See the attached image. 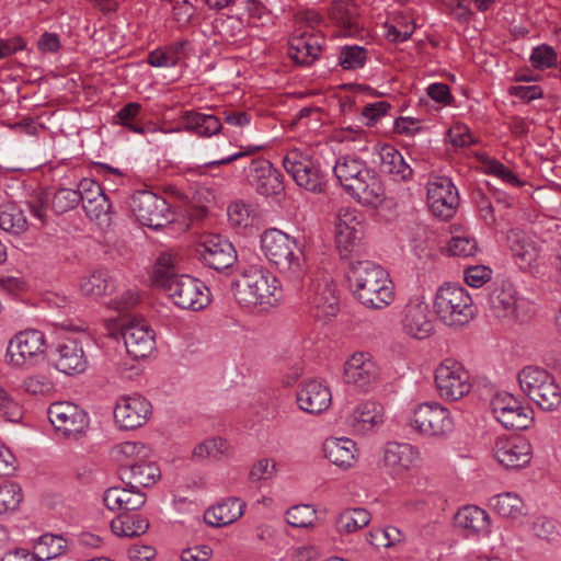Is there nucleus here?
I'll use <instances>...</instances> for the list:
<instances>
[{"mask_svg":"<svg viewBox=\"0 0 561 561\" xmlns=\"http://www.w3.org/2000/svg\"><path fill=\"white\" fill-rule=\"evenodd\" d=\"M214 28L220 39L227 43H236L245 35L243 21L234 16H225L215 20Z\"/></svg>","mask_w":561,"mask_h":561,"instance_id":"47","label":"nucleus"},{"mask_svg":"<svg viewBox=\"0 0 561 561\" xmlns=\"http://www.w3.org/2000/svg\"><path fill=\"white\" fill-rule=\"evenodd\" d=\"M175 264L176 256L173 253L163 252L159 255L153 272V279L158 288L163 287L180 275L175 272Z\"/></svg>","mask_w":561,"mask_h":561,"instance_id":"50","label":"nucleus"},{"mask_svg":"<svg viewBox=\"0 0 561 561\" xmlns=\"http://www.w3.org/2000/svg\"><path fill=\"white\" fill-rule=\"evenodd\" d=\"M506 239L513 255L519 259L522 263L529 265L536 259V247L523 231L512 229L508 231Z\"/></svg>","mask_w":561,"mask_h":561,"instance_id":"45","label":"nucleus"},{"mask_svg":"<svg viewBox=\"0 0 561 561\" xmlns=\"http://www.w3.org/2000/svg\"><path fill=\"white\" fill-rule=\"evenodd\" d=\"M345 422L355 433L365 434L383 422V408L377 402L365 401L353 410Z\"/></svg>","mask_w":561,"mask_h":561,"instance_id":"32","label":"nucleus"},{"mask_svg":"<svg viewBox=\"0 0 561 561\" xmlns=\"http://www.w3.org/2000/svg\"><path fill=\"white\" fill-rule=\"evenodd\" d=\"M82 199L80 193L72 188H59L51 198V208L56 214H64L73 209Z\"/></svg>","mask_w":561,"mask_h":561,"instance_id":"55","label":"nucleus"},{"mask_svg":"<svg viewBox=\"0 0 561 561\" xmlns=\"http://www.w3.org/2000/svg\"><path fill=\"white\" fill-rule=\"evenodd\" d=\"M119 476L126 486L139 490L154 484L160 477V470L151 462L125 463L121 467Z\"/></svg>","mask_w":561,"mask_h":561,"instance_id":"33","label":"nucleus"},{"mask_svg":"<svg viewBox=\"0 0 561 561\" xmlns=\"http://www.w3.org/2000/svg\"><path fill=\"white\" fill-rule=\"evenodd\" d=\"M367 50L357 45L343 46L339 54V64L344 70L363 68L367 61Z\"/></svg>","mask_w":561,"mask_h":561,"instance_id":"52","label":"nucleus"},{"mask_svg":"<svg viewBox=\"0 0 561 561\" xmlns=\"http://www.w3.org/2000/svg\"><path fill=\"white\" fill-rule=\"evenodd\" d=\"M87 216L96 221L99 225H108L111 221V209L112 205L108 201L107 195H104L96 201H92L88 203L85 207H83Z\"/></svg>","mask_w":561,"mask_h":561,"instance_id":"56","label":"nucleus"},{"mask_svg":"<svg viewBox=\"0 0 561 561\" xmlns=\"http://www.w3.org/2000/svg\"><path fill=\"white\" fill-rule=\"evenodd\" d=\"M127 354L134 359L148 357L154 350V333L144 321L128 320L121 327Z\"/></svg>","mask_w":561,"mask_h":561,"instance_id":"22","label":"nucleus"},{"mask_svg":"<svg viewBox=\"0 0 561 561\" xmlns=\"http://www.w3.org/2000/svg\"><path fill=\"white\" fill-rule=\"evenodd\" d=\"M78 193L82 196V199L80 201V203H82V207H85L88 203L96 201L105 195L101 185L91 179H82L80 181L78 185Z\"/></svg>","mask_w":561,"mask_h":561,"instance_id":"64","label":"nucleus"},{"mask_svg":"<svg viewBox=\"0 0 561 561\" xmlns=\"http://www.w3.org/2000/svg\"><path fill=\"white\" fill-rule=\"evenodd\" d=\"M265 257L282 273L298 279L306 272L305 255L297 241L278 229H268L261 236Z\"/></svg>","mask_w":561,"mask_h":561,"instance_id":"4","label":"nucleus"},{"mask_svg":"<svg viewBox=\"0 0 561 561\" xmlns=\"http://www.w3.org/2000/svg\"><path fill=\"white\" fill-rule=\"evenodd\" d=\"M103 502L110 511L128 513L142 507L146 503V496L139 490H133L129 486H111L105 490Z\"/></svg>","mask_w":561,"mask_h":561,"instance_id":"31","label":"nucleus"},{"mask_svg":"<svg viewBox=\"0 0 561 561\" xmlns=\"http://www.w3.org/2000/svg\"><path fill=\"white\" fill-rule=\"evenodd\" d=\"M410 426L426 437H445L454 431V417L448 408L431 401L419 404L410 417Z\"/></svg>","mask_w":561,"mask_h":561,"instance_id":"8","label":"nucleus"},{"mask_svg":"<svg viewBox=\"0 0 561 561\" xmlns=\"http://www.w3.org/2000/svg\"><path fill=\"white\" fill-rule=\"evenodd\" d=\"M130 206L137 220L151 229L158 230L173 220L168 202L150 191H137Z\"/></svg>","mask_w":561,"mask_h":561,"instance_id":"11","label":"nucleus"},{"mask_svg":"<svg viewBox=\"0 0 561 561\" xmlns=\"http://www.w3.org/2000/svg\"><path fill=\"white\" fill-rule=\"evenodd\" d=\"M151 413V403L145 397L123 396L116 401L114 420L122 430H136L147 423Z\"/></svg>","mask_w":561,"mask_h":561,"instance_id":"19","label":"nucleus"},{"mask_svg":"<svg viewBox=\"0 0 561 561\" xmlns=\"http://www.w3.org/2000/svg\"><path fill=\"white\" fill-rule=\"evenodd\" d=\"M283 167L300 187L312 193L322 192L323 174L319 163L308 151L298 148L288 150L283 159Z\"/></svg>","mask_w":561,"mask_h":561,"instance_id":"10","label":"nucleus"},{"mask_svg":"<svg viewBox=\"0 0 561 561\" xmlns=\"http://www.w3.org/2000/svg\"><path fill=\"white\" fill-rule=\"evenodd\" d=\"M489 304L494 314L499 318H512L524 321L523 311L529 307L523 298H517L511 286H496L489 295Z\"/></svg>","mask_w":561,"mask_h":561,"instance_id":"27","label":"nucleus"},{"mask_svg":"<svg viewBox=\"0 0 561 561\" xmlns=\"http://www.w3.org/2000/svg\"><path fill=\"white\" fill-rule=\"evenodd\" d=\"M22 388L31 394L46 396L54 390V383L47 376L37 374L26 377Z\"/></svg>","mask_w":561,"mask_h":561,"instance_id":"59","label":"nucleus"},{"mask_svg":"<svg viewBox=\"0 0 561 561\" xmlns=\"http://www.w3.org/2000/svg\"><path fill=\"white\" fill-rule=\"evenodd\" d=\"M455 523L458 527L468 530L469 534H488L490 530L488 513L476 505L460 508L455 516Z\"/></svg>","mask_w":561,"mask_h":561,"instance_id":"38","label":"nucleus"},{"mask_svg":"<svg viewBox=\"0 0 561 561\" xmlns=\"http://www.w3.org/2000/svg\"><path fill=\"white\" fill-rule=\"evenodd\" d=\"M193 53V43L188 38H180L150 51L147 62L156 68L175 67L185 61Z\"/></svg>","mask_w":561,"mask_h":561,"instance_id":"28","label":"nucleus"},{"mask_svg":"<svg viewBox=\"0 0 561 561\" xmlns=\"http://www.w3.org/2000/svg\"><path fill=\"white\" fill-rule=\"evenodd\" d=\"M401 328L415 340H425L435 332L434 318L424 297L416 296L408 301L402 310Z\"/></svg>","mask_w":561,"mask_h":561,"instance_id":"16","label":"nucleus"},{"mask_svg":"<svg viewBox=\"0 0 561 561\" xmlns=\"http://www.w3.org/2000/svg\"><path fill=\"white\" fill-rule=\"evenodd\" d=\"M278 279L270 271L260 265H251L236 280L234 298L243 307L266 310L278 301Z\"/></svg>","mask_w":561,"mask_h":561,"instance_id":"3","label":"nucleus"},{"mask_svg":"<svg viewBox=\"0 0 561 561\" xmlns=\"http://www.w3.org/2000/svg\"><path fill=\"white\" fill-rule=\"evenodd\" d=\"M557 61V55L552 47L541 45L536 47L530 55V62L537 69L552 67Z\"/></svg>","mask_w":561,"mask_h":561,"instance_id":"63","label":"nucleus"},{"mask_svg":"<svg viewBox=\"0 0 561 561\" xmlns=\"http://www.w3.org/2000/svg\"><path fill=\"white\" fill-rule=\"evenodd\" d=\"M47 414L55 431L69 439H77L89 425L84 410L72 402H54L49 405Z\"/></svg>","mask_w":561,"mask_h":561,"instance_id":"14","label":"nucleus"},{"mask_svg":"<svg viewBox=\"0 0 561 561\" xmlns=\"http://www.w3.org/2000/svg\"><path fill=\"white\" fill-rule=\"evenodd\" d=\"M306 300L317 318H331L339 311L336 286L328 278L312 279L306 293Z\"/></svg>","mask_w":561,"mask_h":561,"instance_id":"21","label":"nucleus"},{"mask_svg":"<svg viewBox=\"0 0 561 561\" xmlns=\"http://www.w3.org/2000/svg\"><path fill=\"white\" fill-rule=\"evenodd\" d=\"M333 172L344 191L358 203L377 207L383 202V184L364 160L352 156L340 157Z\"/></svg>","mask_w":561,"mask_h":561,"instance_id":"2","label":"nucleus"},{"mask_svg":"<svg viewBox=\"0 0 561 561\" xmlns=\"http://www.w3.org/2000/svg\"><path fill=\"white\" fill-rule=\"evenodd\" d=\"M23 501V491L20 484L5 482L0 485V514L16 511Z\"/></svg>","mask_w":561,"mask_h":561,"instance_id":"51","label":"nucleus"},{"mask_svg":"<svg viewBox=\"0 0 561 561\" xmlns=\"http://www.w3.org/2000/svg\"><path fill=\"white\" fill-rule=\"evenodd\" d=\"M370 522V513L365 508H347L339 514L335 528L340 534H352L367 526Z\"/></svg>","mask_w":561,"mask_h":561,"instance_id":"43","label":"nucleus"},{"mask_svg":"<svg viewBox=\"0 0 561 561\" xmlns=\"http://www.w3.org/2000/svg\"><path fill=\"white\" fill-rule=\"evenodd\" d=\"M492 412L507 430H526L534 422V411L508 392H497L491 401Z\"/></svg>","mask_w":561,"mask_h":561,"instance_id":"13","label":"nucleus"},{"mask_svg":"<svg viewBox=\"0 0 561 561\" xmlns=\"http://www.w3.org/2000/svg\"><path fill=\"white\" fill-rule=\"evenodd\" d=\"M46 350V337L42 331L28 329L16 333L9 342L7 360L13 367L33 365Z\"/></svg>","mask_w":561,"mask_h":561,"instance_id":"12","label":"nucleus"},{"mask_svg":"<svg viewBox=\"0 0 561 561\" xmlns=\"http://www.w3.org/2000/svg\"><path fill=\"white\" fill-rule=\"evenodd\" d=\"M465 282L468 286L480 288L492 277V270L484 265L468 266L465 272Z\"/></svg>","mask_w":561,"mask_h":561,"instance_id":"61","label":"nucleus"},{"mask_svg":"<svg viewBox=\"0 0 561 561\" xmlns=\"http://www.w3.org/2000/svg\"><path fill=\"white\" fill-rule=\"evenodd\" d=\"M331 19L343 30L345 36H355L360 30L357 7L351 0H335L330 9Z\"/></svg>","mask_w":561,"mask_h":561,"instance_id":"37","label":"nucleus"},{"mask_svg":"<svg viewBox=\"0 0 561 561\" xmlns=\"http://www.w3.org/2000/svg\"><path fill=\"white\" fill-rule=\"evenodd\" d=\"M434 382L438 396L449 402L462 399L472 389L470 373L454 358H445L437 365L434 371Z\"/></svg>","mask_w":561,"mask_h":561,"instance_id":"7","label":"nucleus"},{"mask_svg":"<svg viewBox=\"0 0 561 561\" xmlns=\"http://www.w3.org/2000/svg\"><path fill=\"white\" fill-rule=\"evenodd\" d=\"M323 37L313 32L295 30L288 43V56L297 64L309 66L322 50Z\"/></svg>","mask_w":561,"mask_h":561,"instance_id":"25","label":"nucleus"},{"mask_svg":"<svg viewBox=\"0 0 561 561\" xmlns=\"http://www.w3.org/2000/svg\"><path fill=\"white\" fill-rule=\"evenodd\" d=\"M66 550V541L62 537L45 534L34 545V551L39 561L51 560L62 554Z\"/></svg>","mask_w":561,"mask_h":561,"instance_id":"46","label":"nucleus"},{"mask_svg":"<svg viewBox=\"0 0 561 561\" xmlns=\"http://www.w3.org/2000/svg\"><path fill=\"white\" fill-rule=\"evenodd\" d=\"M115 279L105 268L94 270L80 278L79 289L83 296L101 298L114 293Z\"/></svg>","mask_w":561,"mask_h":561,"instance_id":"34","label":"nucleus"},{"mask_svg":"<svg viewBox=\"0 0 561 561\" xmlns=\"http://www.w3.org/2000/svg\"><path fill=\"white\" fill-rule=\"evenodd\" d=\"M518 382L525 396L546 412L561 405V388L553 375L538 366H526L518 373Z\"/></svg>","mask_w":561,"mask_h":561,"instance_id":"5","label":"nucleus"},{"mask_svg":"<svg viewBox=\"0 0 561 561\" xmlns=\"http://www.w3.org/2000/svg\"><path fill=\"white\" fill-rule=\"evenodd\" d=\"M183 130L193 131L201 137H209L221 129V123L211 114H204L194 111H186L181 117ZM180 131L182 128H176Z\"/></svg>","mask_w":561,"mask_h":561,"instance_id":"39","label":"nucleus"},{"mask_svg":"<svg viewBox=\"0 0 561 561\" xmlns=\"http://www.w3.org/2000/svg\"><path fill=\"white\" fill-rule=\"evenodd\" d=\"M448 251L454 256L470 257L478 252V243L471 237H453L448 243Z\"/></svg>","mask_w":561,"mask_h":561,"instance_id":"58","label":"nucleus"},{"mask_svg":"<svg viewBox=\"0 0 561 561\" xmlns=\"http://www.w3.org/2000/svg\"><path fill=\"white\" fill-rule=\"evenodd\" d=\"M380 171L393 181L408 182L412 180L413 169L405 161L402 153L391 145H383L378 149Z\"/></svg>","mask_w":561,"mask_h":561,"instance_id":"30","label":"nucleus"},{"mask_svg":"<svg viewBox=\"0 0 561 561\" xmlns=\"http://www.w3.org/2000/svg\"><path fill=\"white\" fill-rule=\"evenodd\" d=\"M493 456L506 469H519L529 463L531 446L522 437H497L493 446Z\"/></svg>","mask_w":561,"mask_h":561,"instance_id":"23","label":"nucleus"},{"mask_svg":"<svg viewBox=\"0 0 561 561\" xmlns=\"http://www.w3.org/2000/svg\"><path fill=\"white\" fill-rule=\"evenodd\" d=\"M427 203L435 217L442 220L453 218L459 206V195L451 180L432 176L427 182Z\"/></svg>","mask_w":561,"mask_h":561,"instance_id":"15","label":"nucleus"},{"mask_svg":"<svg viewBox=\"0 0 561 561\" xmlns=\"http://www.w3.org/2000/svg\"><path fill=\"white\" fill-rule=\"evenodd\" d=\"M54 367L66 375L83 373L88 367V359L82 345L73 339L60 341L50 352Z\"/></svg>","mask_w":561,"mask_h":561,"instance_id":"24","label":"nucleus"},{"mask_svg":"<svg viewBox=\"0 0 561 561\" xmlns=\"http://www.w3.org/2000/svg\"><path fill=\"white\" fill-rule=\"evenodd\" d=\"M27 226L24 213L16 205H0V229L19 236L27 230Z\"/></svg>","mask_w":561,"mask_h":561,"instance_id":"44","label":"nucleus"},{"mask_svg":"<svg viewBox=\"0 0 561 561\" xmlns=\"http://www.w3.org/2000/svg\"><path fill=\"white\" fill-rule=\"evenodd\" d=\"M325 458L333 465L347 469L355 462V443L345 437H330L323 443Z\"/></svg>","mask_w":561,"mask_h":561,"instance_id":"36","label":"nucleus"},{"mask_svg":"<svg viewBox=\"0 0 561 561\" xmlns=\"http://www.w3.org/2000/svg\"><path fill=\"white\" fill-rule=\"evenodd\" d=\"M391 105L387 101H377L366 104L362 110V118L367 126H374L378 121L387 115Z\"/></svg>","mask_w":561,"mask_h":561,"instance_id":"62","label":"nucleus"},{"mask_svg":"<svg viewBox=\"0 0 561 561\" xmlns=\"http://www.w3.org/2000/svg\"><path fill=\"white\" fill-rule=\"evenodd\" d=\"M485 169L486 173L501 179L503 182L512 186L518 187L523 185V182L518 179V176L497 160L492 159L486 161Z\"/></svg>","mask_w":561,"mask_h":561,"instance_id":"60","label":"nucleus"},{"mask_svg":"<svg viewBox=\"0 0 561 561\" xmlns=\"http://www.w3.org/2000/svg\"><path fill=\"white\" fill-rule=\"evenodd\" d=\"M316 519L317 512L310 505H295L286 512V522L294 528H308Z\"/></svg>","mask_w":561,"mask_h":561,"instance_id":"53","label":"nucleus"},{"mask_svg":"<svg viewBox=\"0 0 561 561\" xmlns=\"http://www.w3.org/2000/svg\"><path fill=\"white\" fill-rule=\"evenodd\" d=\"M148 528V519L138 513H121L111 522V529L117 537H138L144 535Z\"/></svg>","mask_w":561,"mask_h":561,"instance_id":"40","label":"nucleus"},{"mask_svg":"<svg viewBox=\"0 0 561 561\" xmlns=\"http://www.w3.org/2000/svg\"><path fill=\"white\" fill-rule=\"evenodd\" d=\"M228 220L232 227L247 228L253 224L254 215L249 205L236 202L228 207Z\"/></svg>","mask_w":561,"mask_h":561,"instance_id":"57","label":"nucleus"},{"mask_svg":"<svg viewBox=\"0 0 561 561\" xmlns=\"http://www.w3.org/2000/svg\"><path fill=\"white\" fill-rule=\"evenodd\" d=\"M245 503L238 497H230L213 506L205 513V520L214 527L227 526L244 514Z\"/></svg>","mask_w":561,"mask_h":561,"instance_id":"35","label":"nucleus"},{"mask_svg":"<svg viewBox=\"0 0 561 561\" xmlns=\"http://www.w3.org/2000/svg\"><path fill=\"white\" fill-rule=\"evenodd\" d=\"M434 310L438 319L448 327L468 324L476 314V307L468 291L457 285L445 284L435 295Z\"/></svg>","mask_w":561,"mask_h":561,"instance_id":"6","label":"nucleus"},{"mask_svg":"<svg viewBox=\"0 0 561 561\" xmlns=\"http://www.w3.org/2000/svg\"><path fill=\"white\" fill-rule=\"evenodd\" d=\"M402 540L401 530L393 526L371 529L368 536L369 543L376 548H388Z\"/></svg>","mask_w":561,"mask_h":561,"instance_id":"54","label":"nucleus"},{"mask_svg":"<svg viewBox=\"0 0 561 561\" xmlns=\"http://www.w3.org/2000/svg\"><path fill=\"white\" fill-rule=\"evenodd\" d=\"M379 376L380 368L370 353L356 352L344 364V381L359 391H370Z\"/></svg>","mask_w":561,"mask_h":561,"instance_id":"17","label":"nucleus"},{"mask_svg":"<svg viewBox=\"0 0 561 561\" xmlns=\"http://www.w3.org/2000/svg\"><path fill=\"white\" fill-rule=\"evenodd\" d=\"M491 507L501 516L516 519L524 515V502L517 493L504 492L490 499Z\"/></svg>","mask_w":561,"mask_h":561,"instance_id":"42","label":"nucleus"},{"mask_svg":"<svg viewBox=\"0 0 561 561\" xmlns=\"http://www.w3.org/2000/svg\"><path fill=\"white\" fill-rule=\"evenodd\" d=\"M359 233L360 231L355 226H351L346 219H339L335 225V243L342 256H347L353 250Z\"/></svg>","mask_w":561,"mask_h":561,"instance_id":"48","label":"nucleus"},{"mask_svg":"<svg viewBox=\"0 0 561 561\" xmlns=\"http://www.w3.org/2000/svg\"><path fill=\"white\" fill-rule=\"evenodd\" d=\"M297 403L307 413L320 414L331 405L332 393L321 381L310 380L298 391Z\"/></svg>","mask_w":561,"mask_h":561,"instance_id":"29","label":"nucleus"},{"mask_svg":"<svg viewBox=\"0 0 561 561\" xmlns=\"http://www.w3.org/2000/svg\"><path fill=\"white\" fill-rule=\"evenodd\" d=\"M231 448L221 437H210L197 444L193 449V459L197 461H221L229 458Z\"/></svg>","mask_w":561,"mask_h":561,"instance_id":"41","label":"nucleus"},{"mask_svg":"<svg viewBox=\"0 0 561 561\" xmlns=\"http://www.w3.org/2000/svg\"><path fill=\"white\" fill-rule=\"evenodd\" d=\"M198 259L208 267L221 272L231 267L237 260L234 247L218 234H207L196 244Z\"/></svg>","mask_w":561,"mask_h":561,"instance_id":"18","label":"nucleus"},{"mask_svg":"<svg viewBox=\"0 0 561 561\" xmlns=\"http://www.w3.org/2000/svg\"><path fill=\"white\" fill-rule=\"evenodd\" d=\"M160 289L181 309L199 311L210 302L209 288L190 275H179Z\"/></svg>","mask_w":561,"mask_h":561,"instance_id":"9","label":"nucleus"},{"mask_svg":"<svg viewBox=\"0 0 561 561\" xmlns=\"http://www.w3.org/2000/svg\"><path fill=\"white\" fill-rule=\"evenodd\" d=\"M347 280L354 297L368 309L381 310L394 301V285L388 273L375 262H352Z\"/></svg>","mask_w":561,"mask_h":561,"instance_id":"1","label":"nucleus"},{"mask_svg":"<svg viewBox=\"0 0 561 561\" xmlns=\"http://www.w3.org/2000/svg\"><path fill=\"white\" fill-rule=\"evenodd\" d=\"M142 106L140 103L130 102L124 105L115 115L116 124L135 134L145 135L149 128L137 122Z\"/></svg>","mask_w":561,"mask_h":561,"instance_id":"49","label":"nucleus"},{"mask_svg":"<svg viewBox=\"0 0 561 561\" xmlns=\"http://www.w3.org/2000/svg\"><path fill=\"white\" fill-rule=\"evenodd\" d=\"M419 450L408 443H387L383 448V465L394 476H401L417 467Z\"/></svg>","mask_w":561,"mask_h":561,"instance_id":"26","label":"nucleus"},{"mask_svg":"<svg viewBox=\"0 0 561 561\" xmlns=\"http://www.w3.org/2000/svg\"><path fill=\"white\" fill-rule=\"evenodd\" d=\"M244 173L248 183L261 195H278L284 191L280 172L266 159H252Z\"/></svg>","mask_w":561,"mask_h":561,"instance_id":"20","label":"nucleus"}]
</instances>
